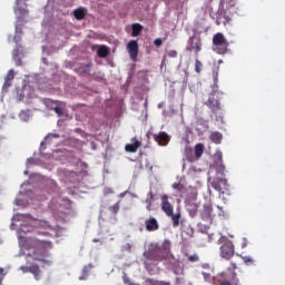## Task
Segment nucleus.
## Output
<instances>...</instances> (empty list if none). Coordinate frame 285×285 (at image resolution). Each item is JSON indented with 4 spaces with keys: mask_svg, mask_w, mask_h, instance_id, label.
<instances>
[{
    "mask_svg": "<svg viewBox=\"0 0 285 285\" xmlns=\"http://www.w3.org/2000/svg\"><path fill=\"white\" fill-rule=\"evenodd\" d=\"M23 92L29 99H35V89H30V86H24Z\"/></svg>",
    "mask_w": 285,
    "mask_h": 285,
    "instance_id": "28",
    "label": "nucleus"
},
{
    "mask_svg": "<svg viewBox=\"0 0 285 285\" xmlns=\"http://www.w3.org/2000/svg\"><path fill=\"white\" fill-rule=\"evenodd\" d=\"M94 242H99V239H94Z\"/></svg>",
    "mask_w": 285,
    "mask_h": 285,
    "instance_id": "49",
    "label": "nucleus"
},
{
    "mask_svg": "<svg viewBox=\"0 0 285 285\" xmlns=\"http://www.w3.org/2000/svg\"><path fill=\"white\" fill-rule=\"evenodd\" d=\"M203 43L202 37L191 36L187 41L186 50L187 52H194L196 57H199V52H202Z\"/></svg>",
    "mask_w": 285,
    "mask_h": 285,
    "instance_id": "8",
    "label": "nucleus"
},
{
    "mask_svg": "<svg viewBox=\"0 0 285 285\" xmlns=\"http://www.w3.org/2000/svg\"><path fill=\"white\" fill-rule=\"evenodd\" d=\"M26 1L28 0H16V7H14V14L18 16V21L16 24V35L13 37V41L17 43V47L13 49L12 52V59L16 62V66H21V57L23 56V47L19 45V41H21V24H19V21H21V17H26L28 14V4H26Z\"/></svg>",
    "mask_w": 285,
    "mask_h": 285,
    "instance_id": "2",
    "label": "nucleus"
},
{
    "mask_svg": "<svg viewBox=\"0 0 285 285\" xmlns=\"http://www.w3.org/2000/svg\"><path fill=\"white\" fill-rule=\"evenodd\" d=\"M129 285H135V284L130 283Z\"/></svg>",
    "mask_w": 285,
    "mask_h": 285,
    "instance_id": "52",
    "label": "nucleus"
},
{
    "mask_svg": "<svg viewBox=\"0 0 285 285\" xmlns=\"http://www.w3.org/2000/svg\"><path fill=\"white\" fill-rule=\"evenodd\" d=\"M50 137H59V135H51V136L49 135L47 138H45V141H42L40 145V151L43 150V148H45L43 145L48 144V141H50Z\"/></svg>",
    "mask_w": 285,
    "mask_h": 285,
    "instance_id": "34",
    "label": "nucleus"
},
{
    "mask_svg": "<svg viewBox=\"0 0 285 285\" xmlns=\"http://www.w3.org/2000/svg\"><path fill=\"white\" fill-rule=\"evenodd\" d=\"M61 230H63V227L59 225H49L46 220H38L37 223L38 235H45L46 237H59Z\"/></svg>",
    "mask_w": 285,
    "mask_h": 285,
    "instance_id": "5",
    "label": "nucleus"
},
{
    "mask_svg": "<svg viewBox=\"0 0 285 285\" xmlns=\"http://www.w3.org/2000/svg\"><path fill=\"white\" fill-rule=\"evenodd\" d=\"M4 277H6V274H3V267H0V285H1V282H3Z\"/></svg>",
    "mask_w": 285,
    "mask_h": 285,
    "instance_id": "38",
    "label": "nucleus"
},
{
    "mask_svg": "<svg viewBox=\"0 0 285 285\" xmlns=\"http://www.w3.org/2000/svg\"><path fill=\"white\" fill-rule=\"evenodd\" d=\"M147 210H151L153 207V191L148 193V198L146 199Z\"/></svg>",
    "mask_w": 285,
    "mask_h": 285,
    "instance_id": "31",
    "label": "nucleus"
},
{
    "mask_svg": "<svg viewBox=\"0 0 285 285\" xmlns=\"http://www.w3.org/2000/svg\"><path fill=\"white\" fill-rule=\"evenodd\" d=\"M224 61L223 60H219L218 63H223Z\"/></svg>",
    "mask_w": 285,
    "mask_h": 285,
    "instance_id": "48",
    "label": "nucleus"
},
{
    "mask_svg": "<svg viewBox=\"0 0 285 285\" xmlns=\"http://www.w3.org/2000/svg\"><path fill=\"white\" fill-rule=\"evenodd\" d=\"M160 202H161V210L163 213H165V215H167V217L173 215V213H175V207H173L170 202H168V195H163L160 197Z\"/></svg>",
    "mask_w": 285,
    "mask_h": 285,
    "instance_id": "12",
    "label": "nucleus"
},
{
    "mask_svg": "<svg viewBox=\"0 0 285 285\" xmlns=\"http://www.w3.org/2000/svg\"><path fill=\"white\" fill-rule=\"evenodd\" d=\"M167 217H170L171 222H173V226L174 228H177V226H179V220L181 219V213H171L170 216H167Z\"/></svg>",
    "mask_w": 285,
    "mask_h": 285,
    "instance_id": "20",
    "label": "nucleus"
},
{
    "mask_svg": "<svg viewBox=\"0 0 285 285\" xmlns=\"http://www.w3.org/2000/svg\"><path fill=\"white\" fill-rule=\"evenodd\" d=\"M12 81H14V70L10 69L4 77V83L2 86L3 92H8V88L12 86Z\"/></svg>",
    "mask_w": 285,
    "mask_h": 285,
    "instance_id": "16",
    "label": "nucleus"
},
{
    "mask_svg": "<svg viewBox=\"0 0 285 285\" xmlns=\"http://www.w3.org/2000/svg\"><path fill=\"white\" fill-rule=\"evenodd\" d=\"M127 51L131 61H137V57H139V43L137 42V40H130L127 43Z\"/></svg>",
    "mask_w": 285,
    "mask_h": 285,
    "instance_id": "11",
    "label": "nucleus"
},
{
    "mask_svg": "<svg viewBox=\"0 0 285 285\" xmlns=\"http://www.w3.org/2000/svg\"><path fill=\"white\" fill-rule=\"evenodd\" d=\"M212 187L214 188V190L222 193V190H226V188H228V180L224 178H215L212 181Z\"/></svg>",
    "mask_w": 285,
    "mask_h": 285,
    "instance_id": "14",
    "label": "nucleus"
},
{
    "mask_svg": "<svg viewBox=\"0 0 285 285\" xmlns=\"http://www.w3.org/2000/svg\"><path fill=\"white\" fill-rule=\"evenodd\" d=\"M217 77H219V67H217V71L214 75V80L217 81Z\"/></svg>",
    "mask_w": 285,
    "mask_h": 285,
    "instance_id": "40",
    "label": "nucleus"
},
{
    "mask_svg": "<svg viewBox=\"0 0 285 285\" xmlns=\"http://www.w3.org/2000/svg\"><path fill=\"white\" fill-rule=\"evenodd\" d=\"M146 230L148 233H155V230H159V222H157V218L150 217L145 220Z\"/></svg>",
    "mask_w": 285,
    "mask_h": 285,
    "instance_id": "15",
    "label": "nucleus"
},
{
    "mask_svg": "<svg viewBox=\"0 0 285 285\" xmlns=\"http://www.w3.org/2000/svg\"><path fill=\"white\" fill-rule=\"evenodd\" d=\"M171 246L173 245L168 239H165L163 244L151 243L148 246V249L144 252V266L146 271L150 272L159 264V262L173 257V254H170Z\"/></svg>",
    "mask_w": 285,
    "mask_h": 285,
    "instance_id": "1",
    "label": "nucleus"
},
{
    "mask_svg": "<svg viewBox=\"0 0 285 285\" xmlns=\"http://www.w3.org/2000/svg\"><path fill=\"white\" fill-rule=\"evenodd\" d=\"M119 197H126V191L121 193Z\"/></svg>",
    "mask_w": 285,
    "mask_h": 285,
    "instance_id": "44",
    "label": "nucleus"
},
{
    "mask_svg": "<svg viewBox=\"0 0 285 285\" xmlns=\"http://www.w3.org/2000/svg\"><path fill=\"white\" fill-rule=\"evenodd\" d=\"M131 37H139L141 35V30H144V27L139 23H134L131 26Z\"/></svg>",
    "mask_w": 285,
    "mask_h": 285,
    "instance_id": "22",
    "label": "nucleus"
},
{
    "mask_svg": "<svg viewBox=\"0 0 285 285\" xmlns=\"http://www.w3.org/2000/svg\"><path fill=\"white\" fill-rule=\"evenodd\" d=\"M139 148H141V141L138 140L137 138H132V142L127 144L125 147V150L127 153H137V150H139Z\"/></svg>",
    "mask_w": 285,
    "mask_h": 285,
    "instance_id": "17",
    "label": "nucleus"
},
{
    "mask_svg": "<svg viewBox=\"0 0 285 285\" xmlns=\"http://www.w3.org/2000/svg\"><path fill=\"white\" fill-rule=\"evenodd\" d=\"M203 219H213V205H205L203 209Z\"/></svg>",
    "mask_w": 285,
    "mask_h": 285,
    "instance_id": "19",
    "label": "nucleus"
},
{
    "mask_svg": "<svg viewBox=\"0 0 285 285\" xmlns=\"http://www.w3.org/2000/svg\"><path fill=\"white\" fill-rule=\"evenodd\" d=\"M17 205L21 206V200L17 199Z\"/></svg>",
    "mask_w": 285,
    "mask_h": 285,
    "instance_id": "45",
    "label": "nucleus"
},
{
    "mask_svg": "<svg viewBox=\"0 0 285 285\" xmlns=\"http://www.w3.org/2000/svg\"><path fill=\"white\" fill-rule=\"evenodd\" d=\"M145 282L147 285H170V282L157 281L153 278H147Z\"/></svg>",
    "mask_w": 285,
    "mask_h": 285,
    "instance_id": "26",
    "label": "nucleus"
},
{
    "mask_svg": "<svg viewBox=\"0 0 285 285\" xmlns=\"http://www.w3.org/2000/svg\"><path fill=\"white\" fill-rule=\"evenodd\" d=\"M195 157L196 159H202V155H204V145L203 144H197L195 146Z\"/></svg>",
    "mask_w": 285,
    "mask_h": 285,
    "instance_id": "25",
    "label": "nucleus"
},
{
    "mask_svg": "<svg viewBox=\"0 0 285 285\" xmlns=\"http://www.w3.org/2000/svg\"><path fill=\"white\" fill-rule=\"evenodd\" d=\"M22 247L26 250H29L26 254V265L21 266L20 269L22 273H32L37 277V247L32 238H26Z\"/></svg>",
    "mask_w": 285,
    "mask_h": 285,
    "instance_id": "3",
    "label": "nucleus"
},
{
    "mask_svg": "<svg viewBox=\"0 0 285 285\" xmlns=\"http://www.w3.org/2000/svg\"><path fill=\"white\" fill-rule=\"evenodd\" d=\"M161 43H164V40H161V38H157L155 41H154V46H157V48H159L161 46Z\"/></svg>",
    "mask_w": 285,
    "mask_h": 285,
    "instance_id": "37",
    "label": "nucleus"
},
{
    "mask_svg": "<svg viewBox=\"0 0 285 285\" xmlns=\"http://www.w3.org/2000/svg\"><path fill=\"white\" fill-rule=\"evenodd\" d=\"M243 248H246V243H243Z\"/></svg>",
    "mask_w": 285,
    "mask_h": 285,
    "instance_id": "47",
    "label": "nucleus"
},
{
    "mask_svg": "<svg viewBox=\"0 0 285 285\" xmlns=\"http://www.w3.org/2000/svg\"><path fill=\"white\" fill-rule=\"evenodd\" d=\"M219 285H239V278H237V274L233 272L230 282L223 281Z\"/></svg>",
    "mask_w": 285,
    "mask_h": 285,
    "instance_id": "21",
    "label": "nucleus"
},
{
    "mask_svg": "<svg viewBox=\"0 0 285 285\" xmlns=\"http://www.w3.org/2000/svg\"><path fill=\"white\" fill-rule=\"evenodd\" d=\"M120 204L121 202H117L115 205L109 206V212L111 215H117V213H119Z\"/></svg>",
    "mask_w": 285,
    "mask_h": 285,
    "instance_id": "29",
    "label": "nucleus"
},
{
    "mask_svg": "<svg viewBox=\"0 0 285 285\" xmlns=\"http://www.w3.org/2000/svg\"><path fill=\"white\" fill-rule=\"evenodd\" d=\"M154 140L158 142V146H168L170 144V136L166 131H159L154 134Z\"/></svg>",
    "mask_w": 285,
    "mask_h": 285,
    "instance_id": "13",
    "label": "nucleus"
},
{
    "mask_svg": "<svg viewBox=\"0 0 285 285\" xmlns=\"http://www.w3.org/2000/svg\"><path fill=\"white\" fill-rule=\"evenodd\" d=\"M203 277L205 282H210V279H213V276H210V274L206 272H203Z\"/></svg>",
    "mask_w": 285,
    "mask_h": 285,
    "instance_id": "36",
    "label": "nucleus"
},
{
    "mask_svg": "<svg viewBox=\"0 0 285 285\" xmlns=\"http://www.w3.org/2000/svg\"><path fill=\"white\" fill-rule=\"evenodd\" d=\"M216 157H217L219 164H223L224 160H223L222 151H218V153L216 154Z\"/></svg>",
    "mask_w": 285,
    "mask_h": 285,
    "instance_id": "39",
    "label": "nucleus"
},
{
    "mask_svg": "<svg viewBox=\"0 0 285 285\" xmlns=\"http://www.w3.org/2000/svg\"><path fill=\"white\" fill-rule=\"evenodd\" d=\"M186 257H187L188 262H191V263L199 262V255H197V254H193V255L186 254Z\"/></svg>",
    "mask_w": 285,
    "mask_h": 285,
    "instance_id": "33",
    "label": "nucleus"
},
{
    "mask_svg": "<svg viewBox=\"0 0 285 285\" xmlns=\"http://www.w3.org/2000/svg\"><path fill=\"white\" fill-rule=\"evenodd\" d=\"M233 255H235V245H233V242L226 240L220 246V257H223V259H230Z\"/></svg>",
    "mask_w": 285,
    "mask_h": 285,
    "instance_id": "9",
    "label": "nucleus"
},
{
    "mask_svg": "<svg viewBox=\"0 0 285 285\" xmlns=\"http://www.w3.org/2000/svg\"><path fill=\"white\" fill-rule=\"evenodd\" d=\"M112 193V189H110V188H107L106 190H105V195H110Z\"/></svg>",
    "mask_w": 285,
    "mask_h": 285,
    "instance_id": "41",
    "label": "nucleus"
},
{
    "mask_svg": "<svg viewBox=\"0 0 285 285\" xmlns=\"http://www.w3.org/2000/svg\"><path fill=\"white\" fill-rule=\"evenodd\" d=\"M205 106L212 110V112H213V115H215V117H217V112L219 110H222V104L219 102V100L217 98H215V94L209 95V98L205 102Z\"/></svg>",
    "mask_w": 285,
    "mask_h": 285,
    "instance_id": "10",
    "label": "nucleus"
},
{
    "mask_svg": "<svg viewBox=\"0 0 285 285\" xmlns=\"http://www.w3.org/2000/svg\"><path fill=\"white\" fill-rule=\"evenodd\" d=\"M186 209L191 217L197 215V210H199V205L197 203L188 202L186 204Z\"/></svg>",
    "mask_w": 285,
    "mask_h": 285,
    "instance_id": "18",
    "label": "nucleus"
},
{
    "mask_svg": "<svg viewBox=\"0 0 285 285\" xmlns=\"http://www.w3.org/2000/svg\"><path fill=\"white\" fill-rule=\"evenodd\" d=\"M73 16L77 19V21H81V19L86 18V11H83V9H76L73 11Z\"/></svg>",
    "mask_w": 285,
    "mask_h": 285,
    "instance_id": "27",
    "label": "nucleus"
},
{
    "mask_svg": "<svg viewBox=\"0 0 285 285\" xmlns=\"http://www.w3.org/2000/svg\"><path fill=\"white\" fill-rule=\"evenodd\" d=\"M109 53L110 50L106 46H101L97 51V55L98 57H100V59H106V57H108Z\"/></svg>",
    "mask_w": 285,
    "mask_h": 285,
    "instance_id": "23",
    "label": "nucleus"
},
{
    "mask_svg": "<svg viewBox=\"0 0 285 285\" xmlns=\"http://www.w3.org/2000/svg\"><path fill=\"white\" fill-rule=\"evenodd\" d=\"M253 263V258H246L245 264Z\"/></svg>",
    "mask_w": 285,
    "mask_h": 285,
    "instance_id": "43",
    "label": "nucleus"
},
{
    "mask_svg": "<svg viewBox=\"0 0 285 285\" xmlns=\"http://www.w3.org/2000/svg\"><path fill=\"white\" fill-rule=\"evenodd\" d=\"M203 67H204V65L202 63V61H199V59H196V61H195V72H197V75H199V72H202Z\"/></svg>",
    "mask_w": 285,
    "mask_h": 285,
    "instance_id": "32",
    "label": "nucleus"
},
{
    "mask_svg": "<svg viewBox=\"0 0 285 285\" xmlns=\"http://www.w3.org/2000/svg\"><path fill=\"white\" fill-rule=\"evenodd\" d=\"M43 101H45L46 106H48L49 104H52V100H50V99H45Z\"/></svg>",
    "mask_w": 285,
    "mask_h": 285,
    "instance_id": "42",
    "label": "nucleus"
},
{
    "mask_svg": "<svg viewBox=\"0 0 285 285\" xmlns=\"http://www.w3.org/2000/svg\"><path fill=\"white\" fill-rule=\"evenodd\" d=\"M219 10L225 17L237 14V0H220Z\"/></svg>",
    "mask_w": 285,
    "mask_h": 285,
    "instance_id": "7",
    "label": "nucleus"
},
{
    "mask_svg": "<svg viewBox=\"0 0 285 285\" xmlns=\"http://www.w3.org/2000/svg\"><path fill=\"white\" fill-rule=\"evenodd\" d=\"M53 110H55L56 115H58V117L63 116V109L61 107H55Z\"/></svg>",
    "mask_w": 285,
    "mask_h": 285,
    "instance_id": "35",
    "label": "nucleus"
},
{
    "mask_svg": "<svg viewBox=\"0 0 285 285\" xmlns=\"http://www.w3.org/2000/svg\"><path fill=\"white\" fill-rule=\"evenodd\" d=\"M209 139L214 142V144H222V139L223 136L222 134H219L218 131H213L209 136Z\"/></svg>",
    "mask_w": 285,
    "mask_h": 285,
    "instance_id": "24",
    "label": "nucleus"
},
{
    "mask_svg": "<svg viewBox=\"0 0 285 285\" xmlns=\"http://www.w3.org/2000/svg\"><path fill=\"white\" fill-rule=\"evenodd\" d=\"M228 40H226V37H224V33L217 32L213 37V50L217 55H226L228 52Z\"/></svg>",
    "mask_w": 285,
    "mask_h": 285,
    "instance_id": "6",
    "label": "nucleus"
},
{
    "mask_svg": "<svg viewBox=\"0 0 285 285\" xmlns=\"http://www.w3.org/2000/svg\"><path fill=\"white\" fill-rule=\"evenodd\" d=\"M28 164H30V159H28Z\"/></svg>",
    "mask_w": 285,
    "mask_h": 285,
    "instance_id": "51",
    "label": "nucleus"
},
{
    "mask_svg": "<svg viewBox=\"0 0 285 285\" xmlns=\"http://www.w3.org/2000/svg\"><path fill=\"white\" fill-rule=\"evenodd\" d=\"M38 242V262L42 268L46 266H52V259L50 258V250H52V243L50 240L37 239Z\"/></svg>",
    "mask_w": 285,
    "mask_h": 285,
    "instance_id": "4",
    "label": "nucleus"
},
{
    "mask_svg": "<svg viewBox=\"0 0 285 285\" xmlns=\"http://www.w3.org/2000/svg\"><path fill=\"white\" fill-rule=\"evenodd\" d=\"M169 57V59H175L177 57L176 50H169L164 56V61H166V58Z\"/></svg>",
    "mask_w": 285,
    "mask_h": 285,
    "instance_id": "30",
    "label": "nucleus"
},
{
    "mask_svg": "<svg viewBox=\"0 0 285 285\" xmlns=\"http://www.w3.org/2000/svg\"><path fill=\"white\" fill-rule=\"evenodd\" d=\"M21 217H30V214L21 215Z\"/></svg>",
    "mask_w": 285,
    "mask_h": 285,
    "instance_id": "46",
    "label": "nucleus"
},
{
    "mask_svg": "<svg viewBox=\"0 0 285 285\" xmlns=\"http://www.w3.org/2000/svg\"><path fill=\"white\" fill-rule=\"evenodd\" d=\"M174 188H177V185H174Z\"/></svg>",
    "mask_w": 285,
    "mask_h": 285,
    "instance_id": "50",
    "label": "nucleus"
}]
</instances>
